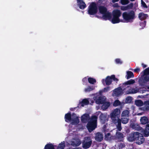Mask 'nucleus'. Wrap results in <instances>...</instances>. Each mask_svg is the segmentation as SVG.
<instances>
[{
  "label": "nucleus",
  "mask_w": 149,
  "mask_h": 149,
  "mask_svg": "<svg viewBox=\"0 0 149 149\" xmlns=\"http://www.w3.org/2000/svg\"><path fill=\"white\" fill-rule=\"evenodd\" d=\"M122 17L124 22H132L136 17L135 13L133 10L124 12L122 14Z\"/></svg>",
  "instance_id": "obj_1"
},
{
  "label": "nucleus",
  "mask_w": 149,
  "mask_h": 149,
  "mask_svg": "<svg viewBox=\"0 0 149 149\" xmlns=\"http://www.w3.org/2000/svg\"><path fill=\"white\" fill-rule=\"evenodd\" d=\"M97 117L96 116H93L86 125V127L89 132H91L97 127Z\"/></svg>",
  "instance_id": "obj_2"
},
{
  "label": "nucleus",
  "mask_w": 149,
  "mask_h": 149,
  "mask_svg": "<svg viewBox=\"0 0 149 149\" xmlns=\"http://www.w3.org/2000/svg\"><path fill=\"white\" fill-rule=\"evenodd\" d=\"M121 12L120 10L116 9L114 10L112 12V18H111V22L113 24L118 23L120 22L119 17L121 16ZM121 22H123L122 20Z\"/></svg>",
  "instance_id": "obj_3"
},
{
  "label": "nucleus",
  "mask_w": 149,
  "mask_h": 149,
  "mask_svg": "<svg viewBox=\"0 0 149 149\" xmlns=\"http://www.w3.org/2000/svg\"><path fill=\"white\" fill-rule=\"evenodd\" d=\"M97 7L96 3L94 2H92L88 7V14L90 15H94L97 13Z\"/></svg>",
  "instance_id": "obj_4"
},
{
  "label": "nucleus",
  "mask_w": 149,
  "mask_h": 149,
  "mask_svg": "<svg viewBox=\"0 0 149 149\" xmlns=\"http://www.w3.org/2000/svg\"><path fill=\"white\" fill-rule=\"evenodd\" d=\"M92 143V141L90 137H86L82 142V147L84 149H87L90 148Z\"/></svg>",
  "instance_id": "obj_5"
},
{
  "label": "nucleus",
  "mask_w": 149,
  "mask_h": 149,
  "mask_svg": "<svg viewBox=\"0 0 149 149\" xmlns=\"http://www.w3.org/2000/svg\"><path fill=\"white\" fill-rule=\"evenodd\" d=\"M120 110L118 109H115L111 113L110 117L113 122H115L116 120L119 119L118 116L120 113Z\"/></svg>",
  "instance_id": "obj_6"
},
{
  "label": "nucleus",
  "mask_w": 149,
  "mask_h": 149,
  "mask_svg": "<svg viewBox=\"0 0 149 149\" xmlns=\"http://www.w3.org/2000/svg\"><path fill=\"white\" fill-rule=\"evenodd\" d=\"M140 133L138 132H133L130 134L127 138V140L130 141L132 142L136 141Z\"/></svg>",
  "instance_id": "obj_7"
},
{
  "label": "nucleus",
  "mask_w": 149,
  "mask_h": 149,
  "mask_svg": "<svg viewBox=\"0 0 149 149\" xmlns=\"http://www.w3.org/2000/svg\"><path fill=\"white\" fill-rule=\"evenodd\" d=\"M123 93V92L122 88L119 87L113 90L112 95L113 96H119Z\"/></svg>",
  "instance_id": "obj_8"
},
{
  "label": "nucleus",
  "mask_w": 149,
  "mask_h": 149,
  "mask_svg": "<svg viewBox=\"0 0 149 149\" xmlns=\"http://www.w3.org/2000/svg\"><path fill=\"white\" fill-rule=\"evenodd\" d=\"M72 118L71 120V124L77 125L79 122V119L78 117L76 116V114L73 113L72 115Z\"/></svg>",
  "instance_id": "obj_9"
},
{
  "label": "nucleus",
  "mask_w": 149,
  "mask_h": 149,
  "mask_svg": "<svg viewBox=\"0 0 149 149\" xmlns=\"http://www.w3.org/2000/svg\"><path fill=\"white\" fill-rule=\"evenodd\" d=\"M102 83L104 85L105 84L107 85H109L111 84L112 83L111 76H107L105 79H102Z\"/></svg>",
  "instance_id": "obj_10"
},
{
  "label": "nucleus",
  "mask_w": 149,
  "mask_h": 149,
  "mask_svg": "<svg viewBox=\"0 0 149 149\" xmlns=\"http://www.w3.org/2000/svg\"><path fill=\"white\" fill-rule=\"evenodd\" d=\"M102 15V18L104 20H108L111 21L112 16L110 13L107 11Z\"/></svg>",
  "instance_id": "obj_11"
},
{
  "label": "nucleus",
  "mask_w": 149,
  "mask_h": 149,
  "mask_svg": "<svg viewBox=\"0 0 149 149\" xmlns=\"http://www.w3.org/2000/svg\"><path fill=\"white\" fill-rule=\"evenodd\" d=\"M89 118V114L88 113H85L81 117V121L83 123H86L88 122Z\"/></svg>",
  "instance_id": "obj_12"
},
{
  "label": "nucleus",
  "mask_w": 149,
  "mask_h": 149,
  "mask_svg": "<svg viewBox=\"0 0 149 149\" xmlns=\"http://www.w3.org/2000/svg\"><path fill=\"white\" fill-rule=\"evenodd\" d=\"M78 5L80 9H83L86 7V5L83 0H77Z\"/></svg>",
  "instance_id": "obj_13"
},
{
  "label": "nucleus",
  "mask_w": 149,
  "mask_h": 149,
  "mask_svg": "<svg viewBox=\"0 0 149 149\" xmlns=\"http://www.w3.org/2000/svg\"><path fill=\"white\" fill-rule=\"evenodd\" d=\"M136 141L137 144L140 145L143 143L144 141V139L143 137L142 136V134L140 133V134L139 135L138 137L137 138Z\"/></svg>",
  "instance_id": "obj_14"
},
{
  "label": "nucleus",
  "mask_w": 149,
  "mask_h": 149,
  "mask_svg": "<svg viewBox=\"0 0 149 149\" xmlns=\"http://www.w3.org/2000/svg\"><path fill=\"white\" fill-rule=\"evenodd\" d=\"M72 116L70 111H69L67 113L65 114L64 117L65 121L67 123L71 121L72 120Z\"/></svg>",
  "instance_id": "obj_15"
},
{
  "label": "nucleus",
  "mask_w": 149,
  "mask_h": 149,
  "mask_svg": "<svg viewBox=\"0 0 149 149\" xmlns=\"http://www.w3.org/2000/svg\"><path fill=\"white\" fill-rule=\"evenodd\" d=\"M133 6V3H131L130 4L126 6H122L121 7V9L122 10L125 11L132 9Z\"/></svg>",
  "instance_id": "obj_16"
},
{
  "label": "nucleus",
  "mask_w": 149,
  "mask_h": 149,
  "mask_svg": "<svg viewBox=\"0 0 149 149\" xmlns=\"http://www.w3.org/2000/svg\"><path fill=\"white\" fill-rule=\"evenodd\" d=\"M121 119L119 118L116 120L115 122H113L117 125V129L119 131H120L122 129V127H121Z\"/></svg>",
  "instance_id": "obj_17"
},
{
  "label": "nucleus",
  "mask_w": 149,
  "mask_h": 149,
  "mask_svg": "<svg viewBox=\"0 0 149 149\" xmlns=\"http://www.w3.org/2000/svg\"><path fill=\"white\" fill-rule=\"evenodd\" d=\"M96 102L98 104H102L106 101L105 99L102 96H100L96 100Z\"/></svg>",
  "instance_id": "obj_18"
},
{
  "label": "nucleus",
  "mask_w": 149,
  "mask_h": 149,
  "mask_svg": "<svg viewBox=\"0 0 149 149\" xmlns=\"http://www.w3.org/2000/svg\"><path fill=\"white\" fill-rule=\"evenodd\" d=\"M103 135L100 132H97L96 133L95 137V140L97 141L101 142L103 139Z\"/></svg>",
  "instance_id": "obj_19"
},
{
  "label": "nucleus",
  "mask_w": 149,
  "mask_h": 149,
  "mask_svg": "<svg viewBox=\"0 0 149 149\" xmlns=\"http://www.w3.org/2000/svg\"><path fill=\"white\" fill-rule=\"evenodd\" d=\"M100 122L102 124H104L107 120V116L104 114L101 113L99 116Z\"/></svg>",
  "instance_id": "obj_20"
},
{
  "label": "nucleus",
  "mask_w": 149,
  "mask_h": 149,
  "mask_svg": "<svg viewBox=\"0 0 149 149\" xmlns=\"http://www.w3.org/2000/svg\"><path fill=\"white\" fill-rule=\"evenodd\" d=\"M139 18L141 20H143L146 19L148 17L147 14H144L142 12L140 13L139 14Z\"/></svg>",
  "instance_id": "obj_21"
},
{
  "label": "nucleus",
  "mask_w": 149,
  "mask_h": 149,
  "mask_svg": "<svg viewBox=\"0 0 149 149\" xmlns=\"http://www.w3.org/2000/svg\"><path fill=\"white\" fill-rule=\"evenodd\" d=\"M99 10L100 13L103 14L107 11V8L104 6H100L99 7Z\"/></svg>",
  "instance_id": "obj_22"
},
{
  "label": "nucleus",
  "mask_w": 149,
  "mask_h": 149,
  "mask_svg": "<svg viewBox=\"0 0 149 149\" xmlns=\"http://www.w3.org/2000/svg\"><path fill=\"white\" fill-rule=\"evenodd\" d=\"M140 121L141 124H146L148 122V119L146 116H143L141 117L140 119Z\"/></svg>",
  "instance_id": "obj_23"
},
{
  "label": "nucleus",
  "mask_w": 149,
  "mask_h": 149,
  "mask_svg": "<svg viewBox=\"0 0 149 149\" xmlns=\"http://www.w3.org/2000/svg\"><path fill=\"white\" fill-rule=\"evenodd\" d=\"M134 77V74L131 71H127V74L125 77L127 79Z\"/></svg>",
  "instance_id": "obj_24"
},
{
  "label": "nucleus",
  "mask_w": 149,
  "mask_h": 149,
  "mask_svg": "<svg viewBox=\"0 0 149 149\" xmlns=\"http://www.w3.org/2000/svg\"><path fill=\"white\" fill-rule=\"evenodd\" d=\"M81 143V142L79 139H77L75 141H72L71 143V145L74 146H79Z\"/></svg>",
  "instance_id": "obj_25"
},
{
  "label": "nucleus",
  "mask_w": 149,
  "mask_h": 149,
  "mask_svg": "<svg viewBox=\"0 0 149 149\" xmlns=\"http://www.w3.org/2000/svg\"><path fill=\"white\" fill-rule=\"evenodd\" d=\"M102 104L103 105L102 106V108L104 110L107 109L110 104V102H105Z\"/></svg>",
  "instance_id": "obj_26"
},
{
  "label": "nucleus",
  "mask_w": 149,
  "mask_h": 149,
  "mask_svg": "<svg viewBox=\"0 0 149 149\" xmlns=\"http://www.w3.org/2000/svg\"><path fill=\"white\" fill-rule=\"evenodd\" d=\"M145 106L142 107V109L144 111L149 110V101H146L144 102Z\"/></svg>",
  "instance_id": "obj_27"
},
{
  "label": "nucleus",
  "mask_w": 149,
  "mask_h": 149,
  "mask_svg": "<svg viewBox=\"0 0 149 149\" xmlns=\"http://www.w3.org/2000/svg\"><path fill=\"white\" fill-rule=\"evenodd\" d=\"M130 113L129 111L127 110H125L123 111L121 114L122 117L128 118Z\"/></svg>",
  "instance_id": "obj_28"
},
{
  "label": "nucleus",
  "mask_w": 149,
  "mask_h": 149,
  "mask_svg": "<svg viewBox=\"0 0 149 149\" xmlns=\"http://www.w3.org/2000/svg\"><path fill=\"white\" fill-rule=\"evenodd\" d=\"M89 103L88 100L87 99H84L82 100L80 102L81 107H84V105H87Z\"/></svg>",
  "instance_id": "obj_29"
},
{
  "label": "nucleus",
  "mask_w": 149,
  "mask_h": 149,
  "mask_svg": "<svg viewBox=\"0 0 149 149\" xmlns=\"http://www.w3.org/2000/svg\"><path fill=\"white\" fill-rule=\"evenodd\" d=\"M119 87H121L122 88L123 91L125 90L126 88L130 87L129 86H128L127 84H126V82L123 84H120Z\"/></svg>",
  "instance_id": "obj_30"
},
{
  "label": "nucleus",
  "mask_w": 149,
  "mask_h": 149,
  "mask_svg": "<svg viewBox=\"0 0 149 149\" xmlns=\"http://www.w3.org/2000/svg\"><path fill=\"white\" fill-rule=\"evenodd\" d=\"M144 134L146 136H149V124L146 125V128L144 131Z\"/></svg>",
  "instance_id": "obj_31"
},
{
  "label": "nucleus",
  "mask_w": 149,
  "mask_h": 149,
  "mask_svg": "<svg viewBox=\"0 0 149 149\" xmlns=\"http://www.w3.org/2000/svg\"><path fill=\"white\" fill-rule=\"evenodd\" d=\"M132 127L133 129L137 131H140L142 129V128L140 127L138 124H134L132 125Z\"/></svg>",
  "instance_id": "obj_32"
},
{
  "label": "nucleus",
  "mask_w": 149,
  "mask_h": 149,
  "mask_svg": "<svg viewBox=\"0 0 149 149\" xmlns=\"http://www.w3.org/2000/svg\"><path fill=\"white\" fill-rule=\"evenodd\" d=\"M137 92V91L135 90L134 88H132L129 89L128 91H126V93L127 94H130L136 93Z\"/></svg>",
  "instance_id": "obj_33"
},
{
  "label": "nucleus",
  "mask_w": 149,
  "mask_h": 149,
  "mask_svg": "<svg viewBox=\"0 0 149 149\" xmlns=\"http://www.w3.org/2000/svg\"><path fill=\"white\" fill-rule=\"evenodd\" d=\"M65 145L64 141L61 142L59 143L57 147V149H64L65 147Z\"/></svg>",
  "instance_id": "obj_34"
},
{
  "label": "nucleus",
  "mask_w": 149,
  "mask_h": 149,
  "mask_svg": "<svg viewBox=\"0 0 149 149\" xmlns=\"http://www.w3.org/2000/svg\"><path fill=\"white\" fill-rule=\"evenodd\" d=\"M88 80L89 83L92 84H95L96 82V81L95 79L91 77H89Z\"/></svg>",
  "instance_id": "obj_35"
},
{
  "label": "nucleus",
  "mask_w": 149,
  "mask_h": 149,
  "mask_svg": "<svg viewBox=\"0 0 149 149\" xmlns=\"http://www.w3.org/2000/svg\"><path fill=\"white\" fill-rule=\"evenodd\" d=\"M45 149H55L52 143L46 144L45 147Z\"/></svg>",
  "instance_id": "obj_36"
},
{
  "label": "nucleus",
  "mask_w": 149,
  "mask_h": 149,
  "mask_svg": "<svg viewBox=\"0 0 149 149\" xmlns=\"http://www.w3.org/2000/svg\"><path fill=\"white\" fill-rule=\"evenodd\" d=\"M94 89V88L93 86H88L87 88L85 89L84 91L86 92H89L93 91Z\"/></svg>",
  "instance_id": "obj_37"
},
{
  "label": "nucleus",
  "mask_w": 149,
  "mask_h": 149,
  "mask_svg": "<svg viewBox=\"0 0 149 149\" xmlns=\"http://www.w3.org/2000/svg\"><path fill=\"white\" fill-rule=\"evenodd\" d=\"M136 105L138 106H141L143 105V102L141 100H137L135 101Z\"/></svg>",
  "instance_id": "obj_38"
},
{
  "label": "nucleus",
  "mask_w": 149,
  "mask_h": 149,
  "mask_svg": "<svg viewBox=\"0 0 149 149\" xmlns=\"http://www.w3.org/2000/svg\"><path fill=\"white\" fill-rule=\"evenodd\" d=\"M121 120L122 123L126 124L128 123L129 121L128 118L122 117Z\"/></svg>",
  "instance_id": "obj_39"
},
{
  "label": "nucleus",
  "mask_w": 149,
  "mask_h": 149,
  "mask_svg": "<svg viewBox=\"0 0 149 149\" xmlns=\"http://www.w3.org/2000/svg\"><path fill=\"white\" fill-rule=\"evenodd\" d=\"M121 102L118 100H115L113 103V105L114 107H117L121 104Z\"/></svg>",
  "instance_id": "obj_40"
},
{
  "label": "nucleus",
  "mask_w": 149,
  "mask_h": 149,
  "mask_svg": "<svg viewBox=\"0 0 149 149\" xmlns=\"http://www.w3.org/2000/svg\"><path fill=\"white\" fill-rule=\"evenodd\" d=\"M135 81L134 80L131 79L126 81V83L127 85L132 84L134 83Z\"/></svg>",
  "instance_id": "obj_41"
},
{
  "label": "nucleus",
  "mask_w": 149,
  "mask_h": 149,
  "mask_svg": "<svg viewBox=\"0 0 149 149\" xmlns=\"http://www.w3.org/2000/svg\"><path fill=\"white\" fill-rule=\"evenodd\" d=\"M144 76L143 78V80L145 82L149 81V74L144 75Z\"/></svg>",
  "instance_id": "obj_42"
},
{
  "label": "nucleus",
  "mask_w": 149,
  "mask_h": 149,
  "mask_svg": "<svg viewBox=\"0 0 149 149\" xmlns=\"http://www.w3.org/2000/svg\"><path fill=\"white\" fill-rule=\"evenodd\" d=\"M143 75L149 74V67L146 68L143 71Z\"/></svg>",
  "instance_id": "obj_43"
},
{
  "label": "nucleus",
  "mask_w": 149,
  "mask_h": 149,
  "mask_svg": "<svg viewBox=\"0 0 149 149\" xmlns=\"http://www.w3.org/2000/svg\"><path fill=\"white\" fill-rule=\"evenodd\" d=\"M120 2L122 4L125 5L128 4L129 1L128 0H121Z\"/></svg>",
  "instance_id": "obj_44"
},
{
  "label": "nucleus",
  "mask_w": 149,
  "mask_h": 149,
  "mask_svg": "<svg viewBox=\"0 0 149 149\" xmlns=\"http://www.w3.org/2000/svg\"><path fill=\"white\" fill-rule=\"evenodd\" d=\"M112 80H113L114 81H116L117 82L119 80L118 79L115 77L114 75H112L111 76Z\"/></svg>",
  "instance_id": "obj_45"
},
{
  "label": "nucleus",
  "mask_w": 149,
  "mask_h": 149,
  "mask_svg": "<svg viewBox=\"0 0 149 149\" xmlns=\"http://www.w3.org/2000/svg\"><path fill=\"white\" fill-rule=\"evenodd\" d=\"M116 135L118 137V138L120 139L123 138V134L120 132H117L116 133Z\"/></svg>",
  "instance_id": "obj_46"
},
{
  "label": "nucleus",
  "mask_w": 149,
  "mask_h": 149,
  "mask_svg": "<svg viewBox=\"0 0 149 149\" xmlns=\"http://www.w3.org/2000/svg\"><path fill=\"white\" fill-rule=\"evenodd\" d=\"M141 6L143 8H147V6L145 2L143 0H141Z\"/></svg>",
  "instance_id": "obj_47"
},
{
  "label": "nucleus",
  "mask_w": 149,
  "mask_h": 149,
  "mask_svg": "<svg viewBox=\"0 0 149 149\" xmlns=\"http://www.w3.org/2000/svg\"><path fill=\"white\" fill-rule=\"evenodd\" d=\"M115 61L117 64H121L122 62L121 61L120 59L119 58H117L115 60Z\"/></svg>",
  "instance_id": "obj_48"
},
{
  "label": "nucleus",
  "mask_w": 149,
  "mask_h": 149,
  "mask_svg": "<svg viewBox=\"0 0 149 149\" xmlns=\"http://www.w3.org/2000/svg\"><path fill=\"white\" fill-rule=\"evenodd\" d=\"M126 101L130 103L132 101V97H128L126 99Z\"/></svg>",
  "instance_id": "obj_49"
},
{
  "label": "nucleus",
  "mask_w": 149,
  "mask_h": 149,
  "mask_svg": "<svg viewBox=\"0 0 149 149\" xmlns=\"http://www.w3.org/2000/svg\"><path fill=\"white\" fill-rule=\"evenodd\" d=\"M110 135V134L109 133H107V134L105 136V138L107 140H109L110 138L109 136Z\"/></svg>",
  "instance_id": "obj_50"
},
{
  "label": "nucleus",
  "mask_w": 149,
  "mask_h": 149,
  "mask_svg": "<svg viewBox=\"0 0 149 149\" xmlns=\"http://www.w3.org/2000/svg\"><path fill=\"white\" fill-rule=\"evenodd\" d=\"M110 90V87L108 86L104 88V92H107Z\"/></svg>",
  "instance_id": "obj_51"
},
{
  "label": "nucleus",
  "mask_w": 149,
  "mask_h": 149,
  "mask_svg": "<svg viewBox=\"0 0 149 149\" xmlns=\"http://www.w3.org/2000/svg\"><path fill=\"white\" fill-rule=\"evenodd\" d=\"M82 81L83 83V84H84V83H87V79L86 77H85L84 78L82 79Z\"/></svg>",
  "instance_id": "obj_52"
},
{
  "label": "nucleus",
  "mask_w": 149,
  "mask_h": 149,
  "mask_svg": "<svg viewBox=\"0 0 149 149\" xmlns=\"http://www.w3.org/2000/svg\"><path fill=\"white\" fill-rule=\"evenodd\" d=\"M134 72H138L140 71V69L139 68H136L134 70Z\"/></svg>",
  "instance_id": "obj_53"
},
{
  "label": "nucleus",
  "mask_w": 149,
  "mask_h": 149,
  "mask_svg": "<svg viewBox=\"0 0 149 149\" xmlns=\"http://www.w3.org/2000/svg\"><path fill=\"white\" fill-rule=\"evenodd\" d=\"M141 65H142L143 68H146L147 66L146 65L144 64L143 63H142L141 64Z\"/></svg>",
  "instance_id": "obj_54"
},
{
  "label": "nucleus",
  "mask_w": 149,
  "mask_h": 149,
  "mask_svg": "<svg viewBox=\"0 0 149 149\" xmlns=\"http://www.w3.org/2000/svg\"><path fill=\"white\" fill-rule=\"evenodd\" d=\"M118 3H115L114 5V6L115 7H118Z\"/></svg>",
  "instance_id": "obj_55"
},
{
  "label": "nucleus",
  "mask_w": 149,
  "mask_h": 149,
  "mask_svg": "<svg viewBox=\"0 0 149 149\" xmlns=\"http://www.w3.org/2000/svg\"><path fill=\"white\" fill-rule=\"evenodd\" d=\"M119 0H112V2L113 3H114L116 2H118Z\"/></svg>",
  "instance_id": "obj_56"
},
{
  "label": "nucleus",
  "mask_w": 149,
  "mask_h": 149,
  "mask_svg": "<svg viewBox=\"0 0 149 149\" xmlns=\"http://www.w3.org/2000/svg\"><path fill=\"white\" fill-rule=\"evenodd\" d=\"M74 149H81V148H74Z\"/></svg>",
  "instance_id": "obj_57"
},
{
  "label": "nucleus",
  "mask_w": 149,
  "mask_h": 149,
  "mask_svg": "<svg viewBox=\"0 0 149 149\" xmlns=\"http://www.w3.org/2000/svg\"><path fill=\"white\" fill-rule=\"evenodd\" d=\"M131 1H134L135 0H130Z\"/></svg>",
  "instance_id": "obj_58"
},
{
  "label": "nucleus",
  "mask_w": 149,
  "mask_h": 149,
  "mask_svg": "<svg viewBox=\"0 0 149 149\" xmlns=\"http://www.w3.org/2000/svg\"><path fill=\"white\" fill-rule=\"evenodd\" d=\"M145 22H146V21H144V22H144V23H145Z\"/></svg>",
  "instance_id": "obj_59"
},
{
  "label": "nucleus",
  "mask_w": 149,
  "mask_h": 149,
  "mask_svg": "<svg viewBox=\"0 0 149 149\" xmlns=\"http://www.w3.org/2000/svg\"><path fill=\"white\" fill-rule=\"evenodd\" d=\"M100 1H101L102 0H98Z\"/></svg>",
  "instance_id": "obj_60"
}]
</instances>
